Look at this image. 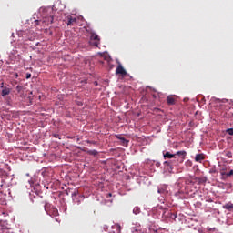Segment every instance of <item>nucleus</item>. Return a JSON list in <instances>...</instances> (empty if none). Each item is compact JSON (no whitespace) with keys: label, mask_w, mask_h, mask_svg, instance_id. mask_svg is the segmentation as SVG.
<instances>
[{"label":"nucleus","mask_w":233,"mask_h":233,"mask_svg":"<svg viewBox=\"0 0 233 233\" xmlns=\"http://www.w3.org/2000/svg\"><path fill=\"white\" fill-rule=\"evenodd\" d=\"M227 132L229 136H233V128H228Z\"/></svg>","instance_id":"2eb2a0df"},{"label":"nucleus","mask_w":233,"mask_h":233,"mask_svg":"<svg viewBox=\"0 0 233 233\" xmlns=\"http://www.w3.org/2000/svg\"><path fill=\"white\" fill-rule=\"evenodd\" d=\"M42 23L45 25H52L54 23V9L48 8L42 15Z\"/></svg>","instance_id":"f257e3e1"},{"label":"nucleus","mask_w":233,"mask_h":233,"mask_svg":"<svg viewBox=\"0 0 233 233\" xmlns=\"http://www.w3.org/2000/svg\"><path fill=\"white\" fill-rule=\"evenodd\" d=\"M133 233H143L141 229L134 228Z\"/></svg>","instance_id":"aec40b11"},{"label":"nucleus","mask_w":233,"mask_h":233,"mask_svg":"<svg viewBox=\"0 0 233 233\" xmlns=\"http://www.w3.org/2000/svg\"><path fill=\"white\" fill-rule=\"evenodd\" d=\"M50 207V203H46L45 204V210L46 212H48V208Z\"/></svg>","instance_id":"f3484780"},{"label":"nucleus","mask_w":233,"mask_h":233,"mask_svg":"<svg viewBox=\"0 0 233 233\" xmlns=\"http://www.w3.org/2000/svg\"><path fill=\"white\" fill-rule=\"evenodd\" d=\"M133 213H134V214H139V208H135L133 209Z\"/></svg>","instance_id":"6ab92c4d"},{"label":"nucleus","mask_w":233,"mask_h":233,"mask_svg":"<svg viewBox=\"0 0 233 233\" xmlns=\"http://www.w3.org/2000/svg\"><path fill=\"white\" fill-rule=\"evenodd\" d=\"M11 91H12V90H11L10 88H8V87H4L3 90H2V93H1L2 97H5V96H9Z\"/></svg>","instance_id":"0eeeda50"},{"label":"nucleus","mask_w":233,"mask_h":233,"mask_svg":"<svg viewBox=\"0 0 233 233\" xmlns=\"http://www.w3.org/2000/svg\"><path fill=\"white\" fill-rule=\"evenodd\" d=\"M175 155L176 157L179 156V163H183V161H185V157H187V151H177Z\"/></svg>","instance_id":"20e7f679"},{"label":"nucleus","mask_w":233,"mask_h":233,"mask_svg":"<svg viewBox=\"0 0 233 233\" xmlns=\"http://www.w3.org/2000/svg\"><path fill=\"white\" fill-rule=\"evenodd\" d=\"M158 194H161V189H158Z\"/></svg>","instance_id":"bb28decb"},{"label":"nucleus","mask_w":233,"mask_h":233,"mask_svg":"<svg viewBox=\"0 0 233 233\" xmlns=\"http://www.w3.org/2000/svg\"><path fill=\"white\" fill-rule=\"evenodd\" d=\"M30 77H32V74L27 73V74H26V79H30Z\"/></svg>","instance_id":"4be33fe9"},{"label":"nucleus","mask_w":233,"mask_h":233,"mask_svg":"<svg viewBox=\"0 0 233 233\" xmlns=\"http://www.w3.org/2000/svg\"><path fill=\"white\" fill-rule=\"evenodd\" d=\"M99 41H101V39H99V35H97V34H91L90 45L93 46H99Z\"/></svg>","instance_id":"f03ea898"},{"label":"nucleus","mask_w":233,"mask_h":233,"mask_svg":"<svg viewBox=\"0 0 233 233\" xmlns=\"http://www.w3.org/2000/svg\"><path fill=\"white\" fill-rule=\"evenodd\" d=\"M57 208H53V214H54V216H57Z\"/></svg>","instance_id":"412c9836"},{"label":"nucleus","mask_w":233,"mask_h":233,"mask_svg":"<svg viewBox=\"0 0 233 233\" xmlns=\"http://www.w3.org/2000/svg\"><path fill=\"white\" fill-rule=\"evenodd\" d=\"M222 176H226V177H230V176H233V169H231L229 172H222Z\"/></svg>","instance_id":"ddd939ff"},{"label":"nucleus","mask_w":233,"mask_h":233,"mask_svg":"<svg viewBox=\"0 0 233 233\" xmlns=\"http://www.w3.org/2000/svg\"><path fill=\"white\" fill-rule=\"evenodd\" d=\"M116 74L122 76V77H125V76H127V70H125V67H123V65L118 64L116 70Z\"/></svg>","instance_id":"7ed1b4c3"},{"label":"nucleus","mask_w":233,"mask_h":233,"mask_svg":"<svg viewBox=\"0 0 233 233\" xmlns=\"http://www.w3.org/2000/svg\"><path fill=\"white\" fill-rule=\"evenodd\" d=\"M94 85H95V86H97V85H98V84H97V81H95V82H94Z\"/></svg>","instance_id":"a878e982"},{"label":"nucleus","mask_w":233,"mask_h":233,"mask_svg":"<svg viewBox=\"0 0 233 233\" xmlns=\"http://www.w3.org/2000/svg\"><path fill=\"white\" fill-rule=\"evenodd\" d=\"M195 161L197 163H201V161H205V154L203 153L197 154L195 157Z\"/></svg>","instance_id":"39448f33"},{"label":"nucleus","mask_w":233,"mask_h":233,"mask_svg":"<svg viewBox=\"0 0 233 233\" xmlns=\"http://www.w3.org/2000/svg\"><path fill=\"white\" fill-rule=\"evenodd\" d=\"M210 174H216V169L215 168H213V169H210Z\"/></svg>","instance_id":"5701e85b"},{"label":"nucleus","mask_w":233,"mask_h":233,"mask_svg":"<svg viewBox=\"0 0 233 233\" xmlns=\"http://www.w3.org/2000/svg\"><path fill=\"white\" fill-rule=\"evenodd\" d=\"M167 105H175L176 98H174L173 96H167Z\"/></svg>","instance_id":"1a4fd4ad"},{"label":"nucleus","mask_w":233,"mask_h":233,"mask_svg":"<svg viewBox=\"0 0 233 233\" xmlns=\"http://www.w3.org/2000/svg\"><path fill=\"white\" fill-rule=\"evenodd\" d=\"M224 208H226V210H229V211H231L232 210V208H233V204L231 203V202H229V203H228V204H226V205H224V207H223Z\"/></svg>","instance_id":"9b49d317"},{"label":"nucleus","mask_w":233,"mask_h":233,"mask_svg":"<svg viewBox=\"0 0 233 233\" xmlns=\"http://www.w3.org/2000/svg\"><path fill=\"white\" fill-rule=\"evenodd\" d=\"M226 156H227V157H228L229 159H231V157H232V153H231L230 151H228V152L226 153Z\"/></svg>","instance_id":"dca6fc26"},{"label":"nucleus","mask_w":233,"mask_h":233,"mask_svg":"<svg viewBox=\"0 0 233 233\" xmlns=\"http://www.w3.org/2000/svg\"><path fill=\"white\" fill-rule=\"evenodd\" d=\"M67 25L70 26L71 25H74V23H76L77 19L76 18H72V16L67 17Z\"/></svg>","instance_id":"9d476101"},{"label":"nucleus","mask_w":233,"mask_h":233,"mask_svg":"<svg viewBox=\"0 0 233 233\" xmlns=\"http://www.w3.org/2000/svg\"><path fill=\"white\" fill-rule=\"evenodd\" d=\"M176 154H171L170 152H166L164 154V159H177Z\"/></svg>","instance_id":"423d86ee"},{"label":"nucleus","mask_w":233,"mask_h":233,"mask_svg":"<svg viewBox=\"0 0 233 233\" xmlns=\"http://www.w3.org/2000/svg\"><path fill=\"white\" fill-rule=\"evenodd\" d=\"M177 163L172 160L165 161L164 167H177Z\"/></svg>","instance_id":"6e6552de"},{"label":"nucleus","mask_w":233,"mask_h":233,"mask_svg":"<svg viewBox=\"0 0 233 233\" xmlns=\"http://www.w3.org/2000/svg\"><path fill=\"white\" fill-rule=\"evenodd\" d=\"M35 23H39V20H36Z\"/></svg>","instance_id":"cd10ccee"},{"label":"nucleus","mask_w":233,"mask_h":233,"mask_svg":"<svg viewBox=\"0 0 233 233\" xmlns=\"http://www.w3.org/2000/svg\"><path fill=\"white\" fill-rule=\"evenodd\" d=\"M53 136H54V137H56V138L59 137V134H54Z\"/></svg>","instance_id":"b1692460"},{"label":"nucleus","mask_w":233,"mask_h":233,"mask_svg":"<svg viewBox=\"0 0 233 233\" xmlns=\"http://www.w3.org/2000/svg\"><path fill=\"white\" fill-rule=\"evenodd\" d=\"M121 140H122V143H123L124 146L128 145V141L127 139L121 138Z\"/></svg>","instance_id":"a211bd4d"},{"label":"nucleus","mask_w":233,"mask_h":233,"mask_svg":"<svg viewBox=\"0 0 233 233\" xmlns=\"http://www.w3.org/2000/svg\"><path fill=\"white\" fill-rule=\"evenodd\" d=\"M107 198H112V193H108Z\"/></svg>","instance_id":"393cba45"},{"label":"nucleus","mask_w":233,"mask_h":233,"mask_svg":"<svg viewBox=\"0 0 233 233\" xmlns=\"http://www.w3.org/2000/svg\"><path fill=\"white\" fill-rule=\"evenodd\" d=\"M22 91H23V86H16V92H18V94H21Z\"/></svg>","instance_id":"4468645a"},{"label":"nucleus","mask_w":233,"mask_h":233,"mask_svg":"<svg viewBox=\"0 0 233 233\" xmlns=\"http://www.w3.org/2000/svg\"><path fill=\"white\" fill-rule=\"evenodd\" d=\"M87 154L89 156H97L99 154V152H97V150L94 149V150L87 151Z\"/></svg>","instance_id":"f8f14e48"}]
</instances>
